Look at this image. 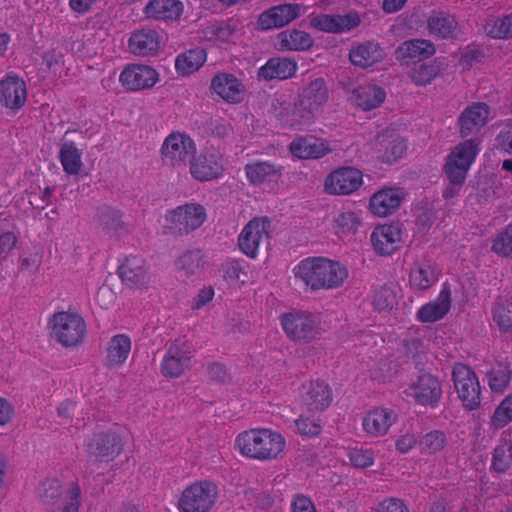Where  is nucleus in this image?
Returning a JSON list of instances; mask_svg holds the SVG:
<instances>
[{
	"label": "nucleus",
	"mask_w": 512,
	"mask_h": 512,
	"mask_svg": "<svg viewBox=\"0 0 512 512\" xmlns=\"http://www.w3.org/2000/svg\"><path fill=\"white\" fill-rule=\"evenodd\" d=\"M296 278L312 290L334 289L341 286L348 276L345 266L327 258H307L294 268Z\"/></svg>",
	"instance_id": "1"
},
{
	"label": "nucleus",
	"mask_w": 512,
	"mask_h": 512,
	"mask_svg": "<svg viewBox=\"0 0 512 512\" xmlns=\"http://www.w3.org/2000/svg\"><path fill=\"white\" fill-rule=\"evenodd\" d=\"M236 444L244 456L258 460H272L284 451V437L271 429H251L238 435Z\"/></svg>",
	"instance_id": "2"
},
{
	"label": "nucleus",
	"mask_w": 512,
	"mask_h": 512,
	"mask_svg": "<svg viewBox=\"0 0 512 512\" xmlns=\"http://www.w3.org/2000/svg\"><path fill=\"white\" fill-rule=\"evenodd\" d=\"M281 325L287 336L298 343L317 341L325 334L320 319L304 312L287 313L281 317Z\"/></svg>",
	"instance_id": "3"
},
{
	"label": "nucleus",
	"mask_w": 512,
	"mask_h": 512,
	"mask_svg": "<svg viewBox=\"0 0 512 512\" xmlns=\"http://www.w3.org/2000/svg\"><path fill=\"white\" fill-rule=\"evenodd\" d=\"M51 336L64 347H73L82 342L86 325L76 313L58 312L51 321Z\"/></svg>",
	"instance_id": "4"
},
{
	"label": "nucleus",
	"mask_w": 512,
	"mask_h": 512,
	"mask_svg": "<svg viewBox=\"0 0 512 512\" xmlns=\"http://www.w3.org/2000/svg\"><path fill=\"white\" fill-rule=\"evenodd\" d=\"M240 250L250 258H255L260 251L270 247V221L266 217L253 218L238 237Z\"/></svg>",
	"instance_id": "5"
},
{
	"label": "nucleus",
	"mask_w": 512,
	"mask_h": 512,
	"mask_svg": "<svg viewBox=\"0 0 512 512\" xmlns=\"http://www.w3.org/2000/svg\"><path fill=\"white\" fill-rule=\"evenodd\" d=\"M328 99V89L322 78L311 81L302 90L294 112L298 119L292 125L304 126L312 122L313 115Z\"/></svg>",
	"instance_id": "6"
},
{
	"label": "nucleus",
	"mask_w": 512,
	"mask_h": 512,
	"mask_svg": "<svg viewBox=\"0 0 512 512\" xmlns=\"http://www.w3.org/2000/svg\"><path fill=\"white\" fill-rule=\"evenodd\" d=\"M217 487L209 481H199L188 486L178 502L180 512H208L217 498Z\"/></svg>",
	"instance_id": "7"
},
{
	"label": "nucleus",
	"mask_w": 512,
	"mask_h": 512,
	"mask_svg": "<svg viewBox=\"0 0 512 512\" xmlns=\"http://www.w3.org/2000/svg\"><path fill=\"white\" fill-rule=\"evenodd\" d=\"M206 220V212L200 204H185L172 210L167 216L170 233L182 236L199 228Z\"/></svg>",
	"instance_id": "8"
},
{
	"label": "nucleus",
	"mask_w": 512,
	"mask_h": 512,
	"mask_svg": "<svg viewBox=\"0 0 512 512\" xmlns=\"http://www.w3.org/2000/svg\"><path fill=\"white\" fill-rule=\"evenodd\" d=\"M477 153V145L473 140L460 143L451 152L445 164V173L453 185H461L464 182Z\"/></svg>",
	"instance_id": "9"
},
{
	"label": "nucleus",
	"mask_w": 512,
	"mask_h": 512,
	"mask_svg": "<svg viewBox=\"0 0 512 512\" xmlns=\"http://www.w3.org/2000/svg\"><path fill=\"white\" fill-rule=\"evenodd\" d=\"M455 389L464 407L473 410L481 403V389L479 380L468 366L458 363L452 371Z\"/></svg>",
	"instance_id": "10"
},
{
	"label": "nucleus",
	"mask_w": 512,
	"mask_h": 512,
	"mask_svg": "<svg viewBox=\"0 0 512 512\" xmlns=\"http://www.w3.org/2000/svg\"><path fill=\"white\" fill-rule=\"evenodd\" d=\"M225 169L223 154L213 148H205L190 160V173L198 181H211L222 176Z\"/></svg>",
	"instance_id": "11"
},
{
	"label": "nucleus",
	"mask_w": 512,
	"mask_h": 512,
	"mask_svg": "<svg viewBox=\"0 0 512 512\" xmlns=\"http://www.w3.org/2000/svg\"><path fill=\"white\" fill-rule=\"evenodd\" d=\"M195 150V143L189 136L176 132L171 133L165 139L161 153L167 164L174 167H185Z\"/></svg>",
	"instance_id": "12"
},
{
	"label": "nucleus",
	"mask_w": 512,
	"mask_h": 512,
	"mask_svg": "<svg viewBox=\"0 0 512 512\" xmlns=\"http://www.w3.org/2000/svg\"><path fill=\"white\" fill-rule=\"evenodd\" d=\"M193 352L184 341L176 340L168 347L161 363V373L166 378H178L191 366Z\"/></svg>",
	"instance_id": "13"
},
{
	"label": "nucleus",
	"mask_w": 512,
	"mask_h": 512,
	"mask_svg": "<svg viewBox=\"0 0 512 512\" xmlns=\"http://www.w3.org/2000/svg\"><path fill=\"white\" fill-rule=\"evenodd\" d=\"M362 173L354 167H341L329 173L324 190L330 195H349L362 185Z\"/></svg>",
	"instance_id": "14"
},
{
	"label": "nucleus",
	"mask_w": 512,
	"mask_h": 512,
	"mask_svg": "<svg viewBox=\"0 0 512 512\" xmlns=\"http://www.w3.org/2000/svg\"><path fill=\"white\" fill-rule=\"evenodd\" d=\"M360 24V17L357 13L351 12L340 14H320L310 20V25L326 33L339 34L350 31Z\"/></svg>",
	"instance_id": "15"
},
{
	"label": "nucleus",
	"mask_w": 512,
	"mask_h": 512,
	"mask_svg": "<svg viewBox=\"0 0 512 512\" xmlns=\"http://www.w3.org/2000/svg\"><path fill=\"white\" fill-rule=\"evenodd\" d=\"M302 404L311 412L323 411L332 402L331 390L324 381L315 380L302 385Z\"/></svg>",
	"instance_id": "16"
},
{
	"label": "nucleus",
	"mask_w": 512,
	"mask_h": 512,
	"mask_svg": "<svg viewBox=\"0 0 512 512\" xmlns=\"http://www.w3.org/2000/svg\"><path fill=\"white\" fill-rule=\"evenodd\" d=\"M157 81L158 73L156 70L146 65H130L120 74L122 85L132 91L151 88Z\"/></svg>",
	"instance_id": "17"
},
{
	"label": "nucleus",
	"mask_w": 512,
	"mask_h": 512,
	"mask_svg": "<svg viewBox=\"0 0 512 512\" xmlns=\"http://www.w3.org/2000/svg\"><path fill=\"white\" fill-rule=\"evenodd\" d=\"M27 90L23 79L8 74L0 81V104L10 110L20 109L26 101Z\"/></svg>",
	"instance_id": "18"
},
{
	"label": "nucleus",
	"mask_w": 512,
	"mask_h": 512,
	"mask_svg": "<svg viewBox=\"0 0 512 512\" xmlns=\"http://www.w3.org/2000/svg\"><path fill=\"white\" fill-rule=\"evenodd\" d=\"M122 450L120 437L114 432L96 433L88 444L89 454L96 460L110 461Z\"/></svg>",
	"instance_id": "19"
},
{
	"label": "nucleus",
	"mask_w": 512,
	"mask_h": 512,
	"mask_svg": "<svg viewBox=\"0 0 512 512\" xmlns=\"http://www.w3.org/2000/svg\"><path fill=\"white\" fill-rule=\"evenodd\" d=\"M289 150L299 159H319L332 152L328 141L313 136L294 139Z\"/></svg>",
	"instance_id": "20"
},
{
	"label": "nucleus",
	"mask_w": 512,
	"mask_h": 512,
	"mask_svg": "<svg viewBox=\"0 0 512 512\" xmlns=\"http://www.w3.org/2000/svg\"><path fill=\"white\" fill-rule=\"evenodd\" d=\"M301 9V5L294 3L274 6L260 15L258 25L264 30L282 27L299 17Z\"/></svg>",
	"instance_id": "21"
},
{
	"label": "nucleus",
	"mask_w": 512,
	"mask_h": 512,
	"mask_svg": "<svg viewBox=\"0 0 512 512\" xmlns=\"http://www.w3.org/2000/svg\"><path fill=\"white\" fill-rule=\"evenodd\" d=\"M211 89L228 103L242 101L245 87L233 74L220 73L213 77Z\"/></svg>",
	"instance_id": "22"
},
{
	"label": "nucleus",
	"mask_w": 512,
	"mask_h": 512,
	"mask_svg": "<svg viewBox=\"0 0 512 512\" xmlns=\"http://www.w3.org/2000/svg\"><path fill=\"white\" fill-rule=\"evenodd\" d=\"M411 389L416 401L421 405L434 406L442 395L439 380L429 373L419 375Z\"/></svg>",
	"instance_id": "23"
},
{
	"label": "nucleus",
	"mask_w": 512,
	"mask_h": 512,
	"mask_svg": "<svg viewBox=\"0 0 512 512\" xmlns=\"http://www.w3.org/2000/svg\"><path fill=\"white\" fill-rule=\"evenodd\" d=\"M118 273L122 282L132 288L144 287L149 281L145 260L137 256L126 258Z\"/></svg>",
	"instance_id": "24"
},
{
	"label": "nucleus",
	"mask_w": 512,
	"mask_h": 512,
	"mask_svg": "<svg viewBox=\"0 0 512 512\" xmlns=\"http://www.w3.org/2000/svg\"><path fill=\"white\" fill-rule=\"evenodd\" d=\"M375 251L381 255L393 253L401 241V229L396 224L376 227L371 235Z\"/></svg>",
	"instance_id": "25"
},
{
	"label": "nucleus",
	"mask_w": 512,
	"mask_h": 512,
	"mask_svg": "<svg viewBox=\"0 0 512 512\" xmlns=\"http://www.w3.org/2000/svg\"><path fill=\"white\" fill-rule=\"evenodd\" d=\"M161 46V36L152 29H141L132 33L129 39L130 51L139 56L155 55Z\"/></svg>",
	"instance_id": "26"
},
{
	"label": "nucleus",
	"mask_w": 512,
	"mask_h": 512,
	"mask_svg": "<svg viewBox=\"0 0 512 512\" xmlns=\"http://www.w3.org/2000/svg\"><path fill=\"white\" fill-rule=\"evenodd\" d=\"M96 221L103 232L110 236H119L128 233V223L124 220L123 214L107 205L97 209Z\"/></svg>",
	"instance_id": "27"
},
{
	"label": "nucleus",
	"mask_w": 512,
	"mask_h": 512,
	"mask_svg": "<svg viewBox=\"0 0 512 512\" xmlns=\"http://www.w3.org/2000/svg\"><path fill=\"white\" fill-rule=\"evenodd\" d=\"M489 116V108L484 103H477L467 107L459 118L460 133L467 137L483 127Z\"/></svg>",
	"instance_id": "28"
},
{
	"label": "nucleus",
	"mask_w": 512,
	"mask_h": 512,
	"mask_svg": "<svg viewBox=\"0 0 512 512\" xmlns=\"http://www.w3.org/2000/svg\"><path fill=\"white\" fill-rule=\"evenodd\" d=\"M435 53L432 42L425 39H413L403 42L396 50V57L404 64L416 59L429 58Z\"/></svg>",
	"instance_id": "29"
},
{
	"label": "nucleus",
	"mask_w": 512,
	"mask_h": 512,
	"mask_svg": "<svg viewBox=\"0 0 512 512\" xmlns=\"http://www.w3.org/2000/svg\"><path fill=\"white\" fill-rule=\"evenodd\" d=\"M296 69L297 65L293 60L284 57H274L269 59L258 70V77L265 81L273 79L284 80L292 77Z\"/></svg>",
	"instance_id": "30"
},
{
	"label": "nucleus",
	"mask_w": 512,
	"mask_h": 512,
	"mask_svg": "<svg viewBox=\"0 0 512 512\" xmlns=\"http://www.w3.org/2000/svg\"><path fill=\"white\" fill-rule=\"evenodd\" d=\"M439 270L434 262L423 259L410 270V285L418 290L430 288L438 280Z\"/></svg>",
	"instance_id": "31"
},
{
	"label": "nucleus",
	"mask_w": 512,
	"mask_h": 512,
	"mask_svg": "<svg viewBox=\"0 0 512 512\" xmlns=\"http://www.w3.org/2000/svg\"><path fill=\"white\" fill-rule=\"evenodd\" d=\"M451 306V293L444 287L436 300L423 305L417 315L422 322L433 323L442 319Z\"/></svg>",
	"instance_id": "32"
},
{
	"label": "nucleus",
	"mask_w": 512,
	"mask_h": 512,
	"mask_svg": "<svg viewBox=\"0 0 512 512\" xmlns=\"http://www.w3.org/2000/svg\"><path fill=\"white\" fill-rule=\"evenodd\" d=\"M384 52L378 43L365 42L350 50L349 59L355 66L368 68L380 62Z\"/></svg>",
	"instance_id": "33"
},
{
	"label": "nucleus",
	"mask_w": 512,
	"mask_h": 512,
	"mask_svg": "<svg viewBox=\"0 0 512 512\" xmlns=\"http://www.w3.org/2000/svg\"><path fill=\"white\" fill-rule=\"evenodd\" d=\"M395 421V415L388 409H374L363 418V428L371 436L384 435Z\"/></svg>",
	"instance_id": "34"
},
{
	"label": "nucleus",
	"mask_w": 512,
	"mask_h": 512,
	"mask_svg": "<svg viewBox=\"0 0 512 512\" xmlns=\"http://www.w3.org/2000/svg\"><path fill=\"white\" fill-rule=\"evenodd\" d=\"M183 11L179 0H151L144 8L146 17L155 20H176Z\"/></svg>",
	"instance_id": "35"
},
{
	"label": "nucleus",
	"mask_w": 512,
	"mask_h": 512,
	"mask_svg": "<svg viewBox=\"0 0 512 512\" xmlns=\"http://www.w3.org/2000/svg\"><path fill=\"white\" fill-rule=\"evenodd\" d=\"M402 201L401 193L394 189L381 190L370 199L373 214L385 217L396 210Z\"/></svg>",
	"instance_id": "36"
},
{
	"label": "nucleus",
	"mask_w": 512,
	"mask_h": 512,
	"mask_svg": "<svg viewBox=\"0 0 512 512\" xmlns=\"http://www.w3.org/2000/svg\"><path fill=\"white\" fill-rule=\"evenodd\" d=\"M247 178L252 184L273 181L280 177L283 167L269 161H256L245 166Z\"/></svg>",
	"instance_id": "37"
},
{
	"label": "nucleus",
	"mask_w": 512,
	"mask_h": 512,
	"mask_svg": "<svg viewBox=\"0 0 512 512\" xmlns=\"http://www.w3.org/2000/svg\"><path fill=\"white\" fill-rule=\"evenodd\" d=\"M206 265L205 254L200 249L188 250L176 260V267L185 277L199 276Z\"/></svg>",
	"instance_id": "38"
},
{
	"label": "nucleus",
	"mask_w": 512,
	"mask_h": 512,
	"mask_svg": "<svg viewBox=\"0 0 512 512\" xmlns=\"http://www.w3.org/2000/svg\"><path fill=\"white\" fill-rule=\"evenodd\" d=\"M313 44L311 36L300 30L288 29L277 35V45L281 50L302 51Z\"/></svg>",
	"instance_id": "39"
},
{
	"label": "nucleus",
	"mask_w": 512,
	"mask_h": 512,
	"mask_svg": "<svg viewBox=\"0 0 512 512\" xmlns=\"http://www.w3.org/2000/svg\"><path fill=\"white\" fill-rule=\"evenodd\" d=\"M427 25L430 34L439 38L453 37L457 28L455 18L443 11L433 12Z\"/></svg>",
	"instance_id": "40"
},
{
	"label": "nucleus",
	"mask_w": 512,
	"mask_h": 512,
	"mask_svg": "<svg viewBox=\"0 0 512 512\" xmlns=\"http://www.w3.org/2000/svg\"><path fill=\"white\" fill-rule=\"evenodd\" d=\"M385 99V92L376 85L360 86L353 92V100L363 110H371L378 107Z\"/></svg>",
	"instance_id": "41"
},
{
	"label": "nucleus",
	"mask_w": 512,
	"mask_h": 512,
	"mask_svg": "<svg viewBox=\"0 0 512 512\" xmlns=\"http://www.w3.org/2000/svg\"><path fill=\"white\" fill-rule=\"evenodd\" d=\"M512 368L508 361L496 362L486 373L490 389L496 393H503L511 381Z\"/></svg>",
	"instance_id": "42"
},
{
	"label": "nucleus",
	"mask_w": 512,
	"mask_h": 512,
	"mask_svg": "<svg viewBox=\"0 0 512 512\" xmlns=\"http://www.w3.org/2000/svg\"><path fill=\"white\" fill-rule=\"evenodd\" d=\"M131 351V340L125 334H118L111 338L107 347L106 360L110 366L123 364Z\"/></svg>",
	"instance_id": "43"
},
{
	"label": "nucleus",
	"mask_w": 512,
	"mask_h": 512,
	"mask_svg": "<svg viewBox=\"0 0 512 512\" xmlns=\"http://www.w3.org/2000/svg\"><path fill=\"white\" fill-rule=\"evenodd\" d=\"M492 316L501 331L512 332V295L496 300Z\"/></svg>",
	"instance_id": "44"
},
{
	"label": "nucleus",
	"mask_w": 512,
	"mask_h": 512,
	"mask_svg": "<svg viewBox=\"0 0 512 512\" xmlns=\"http://www.w3.org/2000/svg\"><path fill=\"white\" fill-rule=\"evenodd\" d=\"M206 60V53L201 48L191 49L176 58L175 67L182 74L198 70Z\"/></svg>",
	"instance_id": "45"
},
{
	"label": "nucleus",
	"mask_w": 512,
	"mask_h": 512,
	"mask_svg": "<svg viewBox=\"0 0 512 512\" xmlns=\"http://www.w3.org/2000/svg\"><path fill=\"white\" fill-rule=\"evenodd\" d=\"M441 69L442 63L439 60L431 63H422L411 69L410 77L415 84L426 85L440 73Z\"/></svg>",
	"instance_id": "46"
},
{
	"label": "nucleus",
	"mask_w": 512,
	"mask_h": 512,
	"mask_svg": "<svg viewBox=\"0 0 512 512\" xmlns=\"http://www.w3.org/2000/svg\"><path fill=\"white\" fill-rule=\"evenodd\" d=\"M485 32L495 39L512 38V14L501 18L490 19L485 23Z\"/></svg>",
	"instance_id": "47"
},
{
	"label": "nucleus",
	"mask_w": 512,
	"mask_h": 512,
	"mask_svg": "<svg viewBox=\"0 0 512 512\" xmlns=\"http://www.w3.org/2000/svg\"><path fill=\"white\" fill-rule=\"evenodd\" d=\"M60 159L68 174H77L82 167L81 153L72 142L64 143L61 146Z\"/></svg>",
	"instance_id": "48"
},
{
	"label": "nucleus",
	"mask_w": 512,
	"mask_h": 512,
	"mask_svg": "<svg viewBox=\"0 0 512 512\" xmlns=\"http://www.w3.org/2000/svg\"><path fill=\"white\" fill-rule=\"evenodd\" d=\"M448 443L443 431L434 430L422 436L419 446L424 453L435 454L442 451Z\"/></svg>",
	"instance_id": "49"
},
{
	"label": "nucleus",
	"mask_w": 512,
	"mask_h": 512,
	"mask_svg": "<svg viewBox=\"0 0 512 512\" xmlns=\"http://www.w3.org/2000/svg\"><path fill=\"white\" fill-rule=\"evenodd\" d=\"M512 465V444L504 442L499 444L493 454L492 467L498 472H505Z\"/></svg>",
	"instance_id": "50"
},
{
	"label": "nucleus",
	"mask_w": 512,
	"mask_h": 512,
	"mask_svg": "<svg viewBox=\"0 0 512 512\" xmlns=\"http://www.w3.org/2000/svg\"><path fill=\"white\" fill-rule=\"evenodd\" d=\"M247 267L244 261H230L223 266V276L231 284L245 283L248 280Z\"/></svg>",
	"instance_id": "51"
},
{
	"label": "nucleus",
	"mask_w": 512,
	"mask_h": 512,
	"mask_svg": "<svg viewBox=\"0 0 512 512\" xmlns=\"http://www.w3.org/2000/svg\"><path fill=\"white\" fill-rule=\"evenodd\" d=\"M512 421V393L502 400L496 408L491 424L495 428H503Z\"/></svg>",
	"instance_id": "52"
},
{
	"label": "nucleus",
	"mask_w": 512,
	"mask_h": 512,
	"mask_svg": "<svg viewBox=\"0 0 512 512\" xmlns=\"http://www.w3.org/2000/svg\"><path fill=\"white\" fill-rule=\"evenodd\" d=\"M397 304V294L393 288L383 286L374 293L373 305L377 310H391Z\"/></svg>",
	"instance_id": "53"
},
{
	"label": "nucleus",
	"mask_w": 512,
	"mask_h": 512,
	"mask_svg": "<svg viewBox=\"0 0 512 512\" xmlns=\"http://www.w3.org/2000/svg\"><path fill=\"white\" fill-rule=\"evenodd\" d=\"M492 250L499 255L512 257V225L496 236Z\"/></svg>",
	"instance_id": "54"
},
{
	"label": "nucleus",
	"mask_w": 512,
	"mask_h": 512,
	"mask_svg": "<svg viewBox=\"0 0 512 512\" xmlns=\"http://www.w3.org/2000/svg\"><path fill=\"white\" fill-rule=\"evenodd\" d=\"M61 493V485L57 479H47L38 488V497L46 504L52 503Z\"/></svg>",
	"instance_id": "55"
},
{
	"label": "nucleus",
	"mask_w": 512,
	"mask_h": 512,
	"mask_svg": "<svg viewBox=\"0 0 512 512\" xmlns=\"http://www.w3.org/2000/svg\"><path fill=\"white\" fill-rule=\"evenodd\" d=\"M337 232L341 234H348L355 232L360 225L358 216L352 211H345L340 213L334 220Z\"/></svg>",
	"instance_id": "56"
},
{
	"label": "nucleus",
	"mask_w": 512,
	"mask_h": 512,
	"mask_svg": "<svg viewBox=\"0 0 512 512\" xmlns=\"http://www.w3.org/2000/svg\"><path fill=\"white\" fill-rule=\"evenodd\" d=\"M81 490L75 483L69 486L62 508L58 510H51L49 512H78L80 507Z\"/></svg>",
	"instance_id": "57"
},
{
	"label": "nucleus",
	"mask_w": 512,
	"mask_h": 512,
	"mask_svg": "<svg viewBox=\"0 0 512 512\" xmlns=\"http://www.w3.org/2000/svg\"><path fill=\"white\" fill-rule=\"evenodd\" d=\"M406 151V144L400 138H394L389 142L388 147L383 155V161L391 163L403 156Z\"/></svg>",
	"instance_id": "58"
},
{
	"label": "nucleus",
	"mask_w": 512,
	"mask_h": 512,
	"mask_svg": "<svg viewBox=\"0 0 512 512\" xmlns=\"http://www.w3.org/2000/svg\"><path fill=\"white\" fill-rule=\"evenodd\" d=\"M351 463L358 468L371 466L374 461L373 453L369 450L353 449L349 453Z\"/></svg>",
	"instance_id": "59"
},
{
	"label": "nucleus",
	"mask_w": 512,
	"mask_h": 512,
	"mask_svg": "<svg viewBox=\"0 0 512 512\" xmlns=\"http://www.w3.org/2000/svg\"><path fill=\"white\" fill-rule=\"evenodd\" d=\"M207 374L212 381L217 383H227L230 380L225 366L217 362L208 364Z\"/></svg>",
	"instance_id": "60"
},
{
	"label": "nucleus",
	"mask_w": 512,
	"mask_h": 512,
	"mask_svg": "<svg viewBox=\"0 0 512 512\" xmlns=\"http://www.w3.org/2000/svg\"><path fill=\"white\" fill-rule=\"evenodd\" d=\"M295 424L299 433L305 436H315L321 431L320 424L308 418H300L295 421Z\"/></svg>",
	"instance_id": "61"
},
{
	"label": "nucleus",
	"mask_w": 512,
	"mask_h": 512,
	"mask_svg": "<svg viewBox=\"0 0 512 512\" xmlns=\"http://www.w3.org/2000/svg\"><path fill=\"white\" fill-rule=\"evenodd\" d=\"M17 238L13 232L7 231L0 234V256H6L16 245Z\"/></svg>",
	"instance_id": "62"
},
{
	"label": "nucleus",
	"mask_w": 512,
	"mask_h": 512,
	"mask_svg": "<svg viewBox=\"0 0 512 512\" xmlns=\"http://www.w3.org/2000/svg\"><path fill=\"white\" fill-rule=\"evenodd\" d=\"M380 512H408V508L402 500L391 498L381 503Z\"/></svg>",
	"instance_id": "63"
},
{
	"label": "nucleus",
	"mask_w": 512,
	"mask_h": 512,
	"mask_svg": "<svg viewBox=\"0 0 512 512\" xmlns=\"http://www.w3.org/2000/svg\"><path fill=\"white\" fill-rule=\"evenodd\" d=\"M498 141L503 151L512 154V124L499 134Z\"/></svg>",
	"instance_id": "64"
}]
</instances>
